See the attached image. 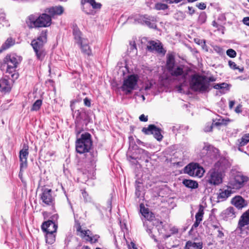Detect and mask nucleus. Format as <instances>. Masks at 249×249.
<instances>
[{
	"label": "nucleus",
	"mask_w": 249,
	"mask_h": 249,
	"mask_svg": "<svg viewBox=\"0 0 249 249\" xmlns=\"http://www.w3.org/2000/svg\"><path fill=\"white\" fill-rule=\"evenodd\" d=\"M188 8L189 10V14L190 15H192L193 14L195 13V10L192 7L188 6Z\"/></svg>",
	"instance_id": "58"
},
{
	"label": "nucleus",
	"mask_w": 249,
	"mask_h": 249,
	"mask_svg": "<svg viewBox=\"0 0 249 249\" xmlns=\"http://www.w3.org/2000/svg\"><path fill=\"white\" fill-rule=\"evenodd\" d=\"M139 77L137 75L131 74L128 75L123 81V84L121 87L123 91L126 93H130L135 89L137 85Z\"/></svg>",
	"instance_id": "9"
},
{
	"label": "nucleus",
	"mask_w": 249,
	"mask_h": 249,
	"mask_svg": "<svg viewBox=\"0 0 249 249\" xmlns=\"http://www.w3.org/2000/svg\"><path fill=\"white\" fill-rule=\"evenodd\" d=\"M175 66V60L174 56L173 55H169L167 57V59L166 61V67L167 70L170 69H172V68Z\"/></svg>",
	"instance_id": "36"
},
{
	"label": "nucleus",
	"mask_w": 249,
	"mask_h": 249,
	"mask_svg": "<svg viewBox=\"0 0 249 249\" xmlns=\"http://www.w3.org/2000/svg\"><path fill=\"white\" fill-rule=\"evenodd\" d=\"M200 223H201V222H200V221H198V220L196 219V221L195 222V223H194V224L192 226V228L191 229V231H192L194 229H196L198 227V226H199V225L200 224Z\"/></svg>",
	"instance_id": "50"
},
{
	"label": "nucleus",
	"mask_w": 249,
	"mask_h": 249,
	"mask_svg": "<svg viewBox=\"0 0 249 249\" xmlns=\"http://www.w3.org/2000/svg\"><path fill=\"white\" fill-rule=\"evenodd\" d=\"M185 249H202V243L201 242H195L193 241H188L186 242Z\"/></svg>",
	"instance_id": "25"
},
{
	"label": "nucleus",
	"mask_w": 249,
	"mask_h": 249,
	"mask_svg": "<svg viewBox=\"0 0 249 249\" xmlns=\"http://www.w3.org/2000/svg\"><path fill=\"white\" fill-rule=\"evenodd\" d=\"M190 85L194 91L202 93L207 91L210 86L209 83H206V76L197 74L192 75Z\"/></svg>",
	"instance_id": "7"
},
{
	"label": "nucleus",
	"mask_w": 249,
	"mask_h": 249,
	"mask_svg": "<svg viewBox=\"0 0 249 249\" xmlns=\"http://www.w3.org/2000/svg\"><path fill=\"white\" fill-rule=\"evenodd\" d=\"M89 44V41H88L87 42H85L79 46L80 48L81 52L87 55L88 56H91L92 55V52Z\"/></svg>",
	"instance_id": "27"
},
{
	"label": "nucleus",
	"mask_w": 249,
	"mask_h": 249,
	"mask_svg": "<svg viewBox=\"0 0 249 249\" xmlns=\"http://www.w3.org/2000/svg\"><path fill=\"white\" fill-rule=\"evenodd\" d=\"M235 104V102L234 101H230L229 102V107L231 109L233 106Z\"/></svg>",
	"instance_id": "62"
},
{
	"label": "nucleus",
	"mask_w": 249,
	"mask_h": 249,
	"mask_svg": "<svg viewBox=\"0 0 249 249\" xmlns=\"http://www.w3.org/2000/svg\"><path fill=\"white\" fill-rule=\"evenodd\" d=\"M139 119L142 122H147L148 120L147 116H145L144 114H142L140 115L139 117Z\"/></svg>",
	"instance_id": "53"
},
{
	"label": "nucleus",
	"mask_w": 249,
	"mask_h": 249,
	"mask_svg": "<svg viewBox=\"0 0 249 249\" xmlns=\"http://www.w3.org/2000/svg\"><path fill=\"white\" fill-rule=\"evenodd\" d=\"M57 228V224L50 220L43 222L41 226V229L44 232H55Z\"/></svg>",
	"instance_id": "17"
},
{
	"label": "nucleus",
	"mask_w": 249,
	"mask_h": 249,
	"mask_svg": "<svg viewBox=\"0 0 249 249\" xmlns=\"http://www.w3.org/2000/svg\"><path fill=\"white\" fill-rule=\"evenodd\" d=\"M241 105H238L235 108V111L236 112V113H241L242 112V110H241Z\"/></svg>",
	"instance_id": "57"
},
{
	"label": "nucleus",
	"mask_w": 249,
	"mask_h": 249,
	"mask_svg": "<svg viewBox=\"0 0 249 249\" xmlns=\"http://www.w3.org/2000/svg\"><path fill=\"white\" fill-rule=\"evenodd\" d=\"M147 50L150 52L155 51L158 53L163 54L165 53L161 43L160 42H156L154 41H151L149 42V45L147 46Z\"/></svg>",
	"instance_id": "16"
},
{
	"label": "nucleus",
	"mask_w": 249,
	"mask_h": 249,
	"mask_svg": "<svg viewBox=\"0 0 249 249\" xmlns=\"http://www.w3.org/2000/svg\"><path fill=\"white\" fill-rule=\"evenodd\" d=\"M207 19V15L205 12H201L198 18V22L199 23L202 24L205 22Z\"/></svg>",
	"instance_id": "43"
},
{
	"label": "nucleus",
	"mask_w": 249,
	"mask_h": 249,
	"mask_svg": "<svg viewBox=\"0 0 249 249\" xmlns=\"http://www.w3.org/2000/svg\"><path fill=\"white\" fill-rule=\"evenodd\" d=\"M82 196L86 202H89L90 201V197L86 191L82 192Z\"/></svg>",
	"instance_id": "48"
},
{
	"label": "nucleus",
	"mask_w": 249,
	"mask_h": 249,
	"mask_svg": "<svg viewBox=\"0 0 249 249\" xmlns=\"http://www.w3.org/2000/svg\"><path fill=\"white\" fill-rule=\"evenodd\" d=\"M217 231V232H218V234H217V237L218 238H222L224 236V234L223 232V228H221L220 229H218Z\"/></svg>",
	"instance_id": "49"
},
{
	"label": "nucleus",
	"mask_w": 249,
	"mask_h": 249,
	"mask_svg": "<svg viewBox=\"0 0 249 249\" xmlns=\"http://www.w3.org/2000/svg\"><path fill=\"white\" fill-rule=\"evenodd\" d=\"M46 235V242L49 244H52L55 240V236L54 234V232H45Z\"/></svg>",
	"instance_id": "34"
},
{
	"label": "nucleus",
	"mask_w": 249,
	"mask_h": 249,
	"mask_svg": "<svg viewBox=\"0 0 249 249\" xmlns=\"http://www.w3.org/2000/svg\"><path fill=\"white\" fill-rule=\"evenodd\" d=\"M15 44V40L12 38H8L5 42L2 45L1 49L6 50Z\"/></svg>",
	"instance_id": "37"
},
{
	"label": "nucleus",
	"mask_w": 249,
	"mask_h": 249,
	"mask_svg": "<svg viewBox=\"0 0 249 249\" xmlns=\"http://www.w3.org/2000/svg\"><path fill=\"white\" fill-rule=\"evenodd\" d=\"M84 237H86V240L89 241L91 243H95L97 242L100 236L98 235H94L93 236H90L89 233L87 234V235H85Z\"/></svg>",
	"instance_id": "39"
},
{
	"label": "nucleus",
	"mask_w": 249,
	"mask_h": 249,
	"mask_svg": "<svg viewBox=\"0 0 249 249\" xmlns=\"http://www.w3.org/2000/svg\"><path fill=\"white\" fill-rule=\"evenodd\" d=\"M212 128H213L212 125H210L209 127H206L204 128V131L205 132H209L212 130Z\"/></svg>",
	"instance_id": "61"
},
{
	"label": "nucleus",
	"mask_w": 249,
	"mask_h": 249,
	"mask_svg": "<svg viewBox=\"0 0 249 249\" xmlns=\"http://www.w3.org/2000/svg\"><path fill=\"white\" fill-rule=\"evenodd\" d=\"M215 78L213 76H210L208 78V82H206V83H209L210 82H214L215 81Z\"/></svg>",
	"instance_id": "59"
},
{
	"label": "nucleus",
	"mask_w": 249,
	"mask_h": 249,
	"mask_svg": "<svg viewBox=\"0 0 249 249\" xmlns=\"http://www.w3.org/2000/svg\"><path fill=\"white\" fill-rule=\"evenodd\" d=\"M135 20L139 23L145 24L151 28H154L156 26L154 23L151 22L150 17L147 15H139L136 17Z\"/></svg>",
	"instance_id": "18"
},
{
	"label": "nucleus",
	"mask_w": 249,
	"mask_h": 249,
	"mask_svg": "<svg viewBox=\"0 0 249 249\" xmlns=\"http://www.w3.org/2000/svg\"><path fill=\"white\" fill-rule=\"evenodd\" d=\"M81 4L82 5V10L87 15H93L95 11L93 9H99L102 5L96 2L95 0H81Z\"/></svg>",
	"instance_id": "10"
},
{
	"label": "nucleus",
	"mask_w": 249,
	"mask_h": 249,
	"mask_svg": "<svg viewBox=\"0 0 249 249\" xmlns=\"http://www.w3.org/2000/svg\"><path fill=\"white\" fill-rule=\"evenodd\" d=\"M231 194V190H225L222 191L218 195L217 198L219 201H222L225 200L228 197H229Z\"/></svg>",
	"instance_id": "30"
},
{
	"label": "nucleus",
	"mask_w": 249,
	"mask_h": 249,
	"mask_svg": "<svg viewBox=\"0 0 249 249\" xmlns=\"http://www.w3.org/2000/svg\"><path fill=\"white\" fill-rule=\"evenodd\" d=\"M204 208L202 205H200L198 209V211L196 214L195 218L196 220L201 222L203 220V217L204 215Z\"/></svg>",
	"instance_id": "35"
},
{
	"label": "nucleus",
	"mask_w": 249,
	"mask_h": 249,
	"mask_svg": "<svg viewBox=\"0 0 249 249\" xmlns=\"http://www.w3.org/2000/svg\"><path fill=\"white\" fill-rule=\"evenodd\" d=\"M200 156L204 162L208 165L212 164L213 162L223 157H220L219 150L212 145L208 144H205L200 153Z\"/></svg>",
	"instance_id": "6"
},
{
	"label": "nucleus",
	"mask_w": 249,
	"mask_h": 249,
	"mask_svg": "<svg viewBox=\"0 0 249 249\" xmlns=\"http://www.w3.org/2000/svg\"><path fill=\"white\" fill-rule=\"evenodd\" d=\"M135 183V196L137 198H139L141 196V183L138 181H136Z\"/></svg>",
	"instance_id": "41"
},
{
	"label": "nucleus",
	"mask_w": 249,
	"mask_h": 249,
	"mask_svg": "<svg viewBox=\"0 0 249 249\" xmlns=\"http://www.w3.org/2000/svg\"><path fill=\"white\" fill-rule=\"evenodd\" d=\"M29 146L27 143L23 144L22 148L19 151V160L20 162V172L27 167V158L29 155Z\"/></svg>",
	"instance_id": "14"
},
{
	"label": "nucleus",
	"mask_w": 249,
	"mask_h": 249,
	"mask_svg": "<svg viewBox=\"0 0 249 249\" xmlns=\"http://www.w3.org/2000/svg\"><path fill=\"white\" fill-rule=\"evenodd\" d=\"M75 117V123L76 126L82 124H87L90 121L88 112L84 109L75 110L73 114Z\"/></svg>",
	"instance_id": "12"
},
{
	"label": "nucleus",
	"mask_w": 249,
	"mask_h": 249,
	"mask_svg": "<svg viewBox=\"0 0 249 249\" xmlns=\"http://www.w3.org/2000/svg\"><path fill=\"white\" fill-rule=\"evenodd\" d=\"M21 57L15 53L7 54L3 59L0 65L1 71H5L6 73L11 74L12 80L18 77V74L16 72V69L21 61Z\"/></svg>",
	"instance_id": "2"
},
{
	"label": "nucleus",
	"mask_w": 249,
	"mask_h": 249,
	"mask_svg": "<svg viewBox=\"0 0 249 249\" xmlns=\"http://www.w3.org/2000/svg\"><path fill=\"white\" fill-rule=\"evenodd\" d=\"M171 129H172V131L174 134H177V133H178V131L179 130L180 126L178 124H176L175 125L172 126Z\"/></svg>",
	"instance_id": "47"
},
{
	"label": "nucleus",
	"mask_w": 249,
	"mask_h": 249,
	"mask_svg": "<svg viewBox=\"0 0 249 249\" xmlns=\"http://www.w3.org/2000/svg\"><path fill=\"white\" fill-rule=\"evenodd\" d=\"M47 41V31L44 30L41 32L36 39L31 42V45L36 53L37 59L42 60L45 55L44 45Z\"/></svg>",
	"instance_id": "5"
},
{
	"label": "nucleus",
	"mask_w": 249,
	"mask_h": 249,
	"mask_svg": "<svg viewBox=\"0 0 249 249\" xmlns=\"http://www.w3.org/2000/svg\"><path fill=\"white\" fill-rule=\"evenodd\" d=\"M88 41H89L88 39L87 38L84 37L83 35L79 38H77L75 40H74V42L78 46H80L82 45L83 43L87 42Z\"/></svg>",
	"instance_id": "44"
},
{
	"label": "nucleus",
	"mask_w": 249,
	"mask_h": 249,
	"mask_svg": "<svg viewBox=\"0 0 249 249\" xmlns=\"http://www.w3.org/2000/svg\"><path fill=\"white\" fill-rule=\"evenodd\" d=\"M184 173L190 176L201 177L204 173V170L197 163H191L187 165L184 169Z\"/></svg>",
	"instance_id": "11"
},
{
	"label": "nucleus",
	"mask_w": 249,
	"mask_h": 249,
	"mask_svg": "<svg viewBox=\"0 0 249 249\" xmlns=\"http://www.w3.org/2000/svg\"><path fill=\"white\" fill-rule=\"evenodd\" d=\"M141 212L142 215L148 221H152L155 218L154 213L149 212L147 208H145V207L141 208Z\"/></svg>",
	"instance_id": "26"
},
{
	"label": "nucleus",
	"mask_w": 249,
	"mask_h": 249,
	"mask_svg": "<svg viewBox=\"0 0 249 249\" xmlns=\"http://www.w3.org/2000/svg\"><path fill=\"white\" fill-rule=\"evenodd\" d=\"M226 53L228 56L231 58H234L236 56V52L232 49H229L226 51Z\"/></svg>",
	"instance_id": "46"
},
{
	"label": "nucleus",
	"mask_w": 249,
	"mask_h": 249,
	"mask_svg": "<svg viewBox=\"0 0 249 249\" xmlns=\"http://www.w3.org/2000/svg\"><path fill=\"white\" fill-rule=\"evenodd\" d=\"M11 86L10 81L6 77L0 79V91L8 92L11 90Z\"/></svg>",
	"instance_id": "21"
},
{
	"label": "nucleus",
	"mask_w": 249,
	"mask_h": 249,
	"mask_svg": "<svg viewBox=\"0 0 249 249\" xmlns=\"http://www.w3.org/2000/svg\"><path fill=\"white\" fill-rule=\"evenodd\" d=\"M222 216L225 220L232 219L236 216L235 209L233 207H229L222 213Z\"/></svg>",
	"instance_id": "19"
},
{
	"label": "nucleus",
	"mask_w": 249,
	"mask_h": 249,
	"mask_svg": "<svg viewBox=\"0 0 249 249\" xmlns=\"http://www.w3.org/2000/svg\"><path fill=\"white\" fill-rule=\"evenodd\" d=\"M64 12V9L63 7L61 6L52 7L48 9V12L49 14V16L53 17L55 15H60Z\"/></svg>",
	"instance_id": "23"
},
{
	"label": "nucleus",
	"mask_w": 249,
	"mask_h": 249,
	"mask_svg": "<svg viewBox=\"0 0 249 249\" xmlns=\"http://www.w3.org/2000/svg\"><path fill=\"white\" fill-rule=\"evenodd\" d=\"M249 178L240 173L235 174L229 182V187L233 189H239L242 188L248 181Z\"/></svg>",
	"instance_id": "8"
},
{
	"label": "nucleus",
	"mask_w": 249,
	"mask_h": 249,
	"mask_svg": "<svg viewBox=\"0 0 249 249\" xmlns=\"http://www.w3.org/2000/svg\"><path fill=\"white\" fill-rule=\"evenodd\" d=\"M53 191L51 189L44 188L42 189V193L40 198L42 202L47 205H52L53 204L54 197L52 195Z\"/></svg>",
	"instance_id": "15"
},
{
	"label": "nucleus",
	"mask_w": 249,
	"mask_h": 249,
	"mask_svg": "<svg viewBox=\"0 0 249 249\" xmlns=\"http://www.w3.org/2000/svg\"><path fill=\"white\" fill-rule=\"evenodd\" d=\"M232 204L238 209H241L245 206V200L240 196H237L232 198Z\"/></svg>",
	"instance_id": "22"
},
{
	"label": "nucleus",
	"mask_w": 249,
	"mask_h": 249,
	"mask_svg": "<svg viewBox=\"0 0 249 249\" xmlns=\"http://www.w3.org/2000/svg\"><path fill=\"white\" fill-rule=\"evenodd\" d=\"M227 164L228 161L225 158H220L215 163L214 168L207 174V181L209 184L218 185L222 182V171L227 168Z\"/></svg>",
	"instance_id": "3"
},
{
	"label": "nucleus",
	"mask_w": 249,
	"mask_h": 249,
	"mask_svg": "<svg viewBox=\"0 0 249 249\" xmlns=\"http://www.w3.org/2000/svg\"><path fill=\"white\" fill-rule=\"evenodd\" d=\"M130 45H131V49L132 50H133V49L137 50L136 46V44H135V42H133V44L131 42V43H130Z\"/></svg>",
	"instance_id": "63"
},
{
	"label": "nucleus",
	"mask_w": 249,
	"mask_h": 249,
	"mask_svg": "<svg viewBox=\"0 0 249 249\" xmlns=\"http://www.w3.org/2000/svg\"><path fill=\"white\" fill-rule=\"evenodd\" d=\"M161 129L157 127L154 124H150L148 127H143L142 129V132L145 134H153L154 137L158 141H161L162 140L163 136L161 134Z\"/></svg>",
	"instance_id": "13"
},
{
	"label": "nucleus",
	"mask_w": 249,
	"mask_h": 249,
	"mask_svg": "<svg viewBox=\"0 0 249 249\" xmlns=\"http://www.w3.org/2000/svg\"><path fill=\"white\" fill-rule=\"evenodd\" d=\"M92 145L91 136L88 132L81 134L80 138L77 139L75 142L76 152L79 154L89 152L87 158L91 165L95 166V164L97 160V152L89 151Z\"/></svg>",
	"instance_id": "1"
},
{
	"label": "nucleus",
	"mask_w": 249,
	"mask_h": 249,
	"mask_svg": "<svg viewBox=\"0 0 249 249\" xmlns=\"http://www.w3.org/2000/svg\"><path fill=\"white\" fill-rule=\"evenodd\" d=\"M138 150L139 153L142 155V157L143 159L146 158H151V155L147 151L142 148H139Z\"/></svg>",
	"instance_id": "45"
},
{
	"label": "nucleus",
	"mask_w": 249,
	"mask_h": 249,
	"mask_svg": "<svg viewBox=\"0 0 249 249\" xmlns=\"http://www.w3.org/2000/svg\"><path fill=\"white\" fill-rule=\"evenodd\" d=\"M198 44H203V46H205V40H199L198 42H196Z\"/></svg>",
	"instance_id": "64"
},
{
	"label": "nucleus",
	"mask_w": 249,
	"mask_h": 249,
	"mask_svg": "<svg viewBox=\"0 0 249 249\" xmlns=\"http://www.w3.org/2000/svg\"><path fill=\"white\" fill-rule=\"evenodd\" d=\"M26 22L30 28L46 27L51 25L52 18L47 14H42L39 16L33 14L27 18Z\"/></svg>",
	"instance_id": "4"
},
{
	"label": "nucleus",
	"mask_w": 249,
	"mask_h": 249,
	"mask_svg": "<svg viewBox=\"0 0 249 249\" xmlns=\"http://www.w3.org/2000/svg\"><path fill=\"white\" fill-rule=\"evenodd\" d=\"M248 225H249V209L244 212L240 217L237 228L242 230L243 227Z\"/></svg>",
	"instance_id": "20"
},
{
	"label": "nucleus",
	"mask_w": 249,
	"mask_h": 249,
	"mask_svg": "<svg viewBox=\"0 0 249 249\" xmlns=\"http://www.w3.org/2000/svg\"><path fill=\"white\" fill-rule=\"evenodd\" d=\"M228 65L231 69L234 70H238L240 72H243L244 71L243 68H240L239 67L237 66L235 62H233L231 60H229L228 61Z\"/></svg>",
	"instance_id": "42"
},
{
	"label": "nucleus",
	"mask_w": 249,
	"mask_h": 249,
	"mask_svg": "<svg viewBox=\"0 0 249 249\" xmlns=\"http://www.w3.org/2000/svg\"><path fill=\"white\" fill-rule=\"evenodd\" d=\"M169 6L167 4L161 2H158L155 4L154 8L157 10H165L167 9Z\"/></svg>",
	"instance_id": "40"
},
{
	"label": "nucleus",
	"mask_w": 249,
	"mask_h": 249,
	"mask_svg": "<svg viewBox=\"0 0 249 249\" xmlns=\"http://www.w3.org/2000/svg\"><path fill=\"white\" fill-rule=\"evenodd\" d=\"M183 0H164V1L169 3V4H172V3H178V2H181V1H182Z\"/></svg>",
	"instance_id": "52"
},
{
	"label": "nucleus",
	"mask_w": 249,
	"mask_h": 249,
	"mask_svg": "<svg viewBox=\"0 0 249 249\" xmlns=\"http://www.w3.org/2000/svg\"><path fill=\"white\" fill-rule=\"evenodd\" d=\"M224 119H222V120H220L219 119L218 122L214 123L213 124L216 126H219V125H222L223 124H225V123L224 122Z\"/></svg>",
	"instance_id": "55"
},
{
	"label": "nucleus",
	"mask_w": 249,
	"mask_h": 249,
	"mask_svg": "<svg viewBox=\"0 0 249 249\" xmlns=\"http://www.w3.org/2000/svg\"><path fill=\"white\" fill-rule=\"evenodd\" d=\"M197 7L200 10H204L206 8V5L204 3H199Z\"/></svg>",
	"instance_id": "54"
},
{
	"label": "nucleus",
	"mask_w": 249,
	"mask_h": 249,
	"mask_svg": "<svg viewBox=\"0 0 249 249\" xmlns=\"http://www.w3.org/2000/svg\"><path fill=\"white\" fill-rule=\"evenodd\" d=\"M183 184L187 188L196 189L198 187V183L196 181L185 179L182 181Z\"/></svg>",
	"instance_id": "29"
},
{
	"label": "nucleus",
	"mask_w": 249,
	"mask_h": 249,
	"mask_svg": "<svg viewBox=\"0 0 249 249\" xmlns=\"http://www.w3.org/2000/svg\"><path fill=\"white\" fill-rule=\"evenodd\" d=\"M75 227L76 229V231L77 232H79L81 233L80 236L81 237H84L85 235H87V234H88V233H89L90 232L89 230H87V231L83 230L82 229L81 226L80 225V223L79 222V221L75 220Z\"/></svg>",
	"instance_id": "33"
},
{
	"label": "nucleus",
	"mask_w": 249,
	"mask_h": 249,
	"mask_svg": "<svg viewBox=\"0 0 249 249\" xmlns=\"http://www.w3.org/2000/svg\"><path fill=\"white\" fill-rule=\"evenodd\" d=\"M42 104V101L41 99H38L33 104L31 110L38 111L40 108Z\"/></svg>",
	"instance_id": "38"
},
{
	"label": "nucleus",
	"mask_w": 249,
	"mask_h": 249,
	"mask_svg": "<svg viewBox=\"0 0 249 249\" xmlns=\"http://www.w3.org/2000/svg\"><path fill=\"white\" fill-rule=\"evenodd\" d=\"M72 35L73 36L74 40H75L77 38H79L82 35L83 33L80 30L76 24H73L72 26Z\"/></svg>",
	"instance_id": "31"
},
{
	"label": "nucleus",
	"mask_w": 249,
	"mask_h": 249,
	"mask_svg": "<svg viewBox=\"0 0 249 249\" xmlns=\"http://www.w3.org/2000/svg\"><path fill=\"white\" fill-rule=\"evenodd\" d=\"M229 85L226 83H222L219 84H216L213 86V88L216 89H219L220 90V92L222 93H225V91L229 90Z\"/></svg>",
	"instance_id": "28"
},
{
	"label": "nucleus",
	"mask_w": 249,
	"mask_h": 249,
	"mask_svg": "<svg viewBox=\"0 0 249 249\" xmlns=\"http://www.w3.org/2000/svg\"><path fill=\"white\" fill-rule=\"evenodd\" d=\"M249 142V134H244L241 139L238 140V145L243 146Z\"/></svg>",
	"instance_id": "32"
},
{
	"label": "nucleus",
	"mask_w": 249,
	"mask_h": 249,
	"mask_svg": "<svg viewBox=\"0 0 249 249\" xmlns=\"http://www.w3.org/2000/svg\"><path fill=\"white\" fill-rule=\"evenodd\" d=\"M243 22L246 25L249 26V17H245L243 19Z\"/></svg>",
	"instance_id": "56"
},
{
	"label": "nucleus",
	"mask_w": 249,
	"mask_h": 249,
	"mask_svg": "<svg viewBox=\"0 0 249 249\" xmlns=\"http://www.w3.org/2000/svg\"><path fill=\"white\" fill-rule=\"evenodd\" d=\"M170 74L173 76L182 75L184 72L182 68L180 66H174L172 69L168 70Z\"/></svg>",
	"instance_id": "24"
},
{
	"label": "nucleus",
	"mask_w": 249,
	"mask_h": 249,
	"mask_svg": "<svg viewBox=\"0 0 249 249\" xmlns=\"http://www.w3.org/2000/svg\"><path fill=\"white\" fill-rule=\"evenodd\" d=\"M213 227L214 228V229L218 230V229L222 228L219 224H215V225H213Z\"/></svg>",
	"instance_id": "60"
},
{
	"label": "nucleus",
	"mask_w": 249,
	"mask_h": 249,
	"mask_svg": "<svg viewBox=\"0 0 249 249\" xmlns=\"http://www.w3.org/2000/svg\"><path fill=\"white\" fill-rule=\"evenodd\" d=\"M84 103L87 107H90L91 106L90 100L87 97L84 99Z\"/></svg>",
	"instance_id": "51"
}]
</instances>
